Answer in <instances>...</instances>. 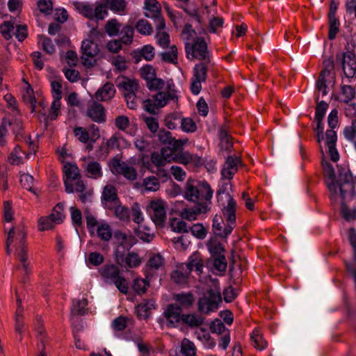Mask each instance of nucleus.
I'll use <instances>...</instances> for the list:
<instances>
[{
  "label": "nucleus",
  "instance_id": "obj_1",
  "mask_svg": "<svg viewBox=\"0 0 356 356\" xmlns=\"http://www.w3.org/2000/svg\"><path fill=\"white\" fill-rule=\"evenodd\" d=\"M7 252L13 253L18 261L17 268L27 274L31 271L30 255L27 250L26 232L23 227H12L6 241Z\"/></svg>",
  "mask_w": 356,
  "mask_h": 356
},
{
  "label": "nucleus",
  "instance_id": "obj_2",
  "mask_svg": "<svg viewBox=\"0 0 356 356\" xmlns=\"http://www.w3.org/2000/svg\"><path fill=\"white\" fill-rule=\"evenodd\" d=\"M322 165L325 172L326 184L331 193V199L334 200L338 195L342 199L346 196V192L352 188V174L349 170L342 169L339 170V179L335 181V173L333 166L324 159Z\"/></svg>",
  "mask_w": 356,
  "mask_h": 356
},
{
  "label": "nucleus",
  "instance_id": "obj_3",
  "mask_svg": "<svg viewBox=\"0 0 356 356\" xmlns=\"http://www.w3.org/2000/svg\"><path fill=\"white\" fill-rule=\"evenodd\" d=\"M188 59L207 60L209 58L207 44L204 38L198 35L191 24H186L181 32Z\"/></svg>",
  "mask_w": 356,
  "mask_h": 356
},
{
  "label": "nucleus",
  "instance_id": "obj_4",
  "mask_svg": "<svg viewBox=\"0 0 356 356\" xmlns=\"http://www.w3.org/2000/svg\"><path fill=\"white\" fill-rule=\"evenodd\" d=\"M206 294L198 301V309L201 312L209 314L218 308L221 302V294L218 281L210 277L205 278Z\"/></svg>",
  "mask_w": 356,
  "mask_h": 356
},
{
  "label": "nucleus",
  "instance_id": "obj_5",
  "mask_svg": "<svg viewBox=\"0 0 356 356\" xmlns=\"http://www.w3.org/2000/svg\"><path fill=\"white\" fill-rule=\"evenodd\" d=\"M104 33L96 29L90 31L88 37L82 41L81 62L87 67L94 65L99 52V43L102 42Z\"/></svg>",
  "mask_w": 356,
  "mask_h": 356
},
{
  "label": "nucleus",
  "instance_id": "obj_6",
  "mask_svg": "<svg viewBox=\"0 0 356 356\" xmlns=\"http://www.w3.org/2000/svg\"><path fill=\"white\" fill-rule=\"evenodd\" d=\"M99 273L106 284H113L122 293L129 291L128 282L120 273V268L115 264H106L99 269Z\"/></svg>",
  "mask_w": 356,
  "mask_h": 356
},
{
  "label": "nucleus",
  "instance_id": "obj_7",
  "mask_svg": "<svg viewBox=\"0 0 356 356\" xmlns=\"http://www.w3.org/2000/svg\"><path fill=\"white\" fill-rule=\"evenodd\" d=\"M232 191V186L229 181L222 182L219 184L217 192V197L222 213L227 216L229 220L234 218L236 202L230 194Z\"/></svg>",
  "mask_w": 356,
  "mask_h": 356
},
{
  "label": "nucleus",
  "instance_id": "obj_8",
  "mask_svg": "<svg viewBox=\"0 0 356 356\" xmlns=\"http://www.w3.org/2000/svg\"><path fill=\"white\" fill-rule=\"evenodd\" d=\"M212 196L213 191L207 183L203 184L199 188L195 180L187 181L184 193V197L187 200L210 204Z\"/></svg>",
  "mask_w": 356,
  "mask_h": 356
},
{
  "label": "nucleus",
  "instance_id": "obj_9",
  "mask_svg": "<svg viewBox=\"0 0 356 356\" xmlns=\"http://www.w3.org/2000/svg\"><path fill=\"white\" fill-rule=\"evenodd\" d=\"M149 90L159 91L154 96V100L156 102V105L160 108L165 106L168 101L178 99V92L175 89V83L171 79L163 81L162 84L152 87Z\"/></svg>",
  "mask_w": 356,
  "mask_h": 356
},
{
  "label": "nucleus",
  "instance_id": "obj_10",
  "mask_svg": "<svg viewBox=\"0 0 356 356\" xmlns=\"http://www.w3.org/2000/svg\"><path fill=\"white\" fill-rule=\"evenodd\" d=\"M334 84V60L327 58L323 62V70L316 83V89L322 97L327 95Z\"/></svg>",
  "mask_w": 356,
  "mask_h": 356
},
{
  "label": "nucleus",
  "instance_id": "obj_11",
  "mask_svg": "<svg viewBox=\"0 0 356 356\" xmlns=\"http://www.w3.org/2000/svg\"><path fill=\"white\" fill-rule=\"evenodd\" d=\"M146 212L156 225H162L166 218V203L161 199L152 200L147 203Z\"/></svg>",
  "mask_w": 356,
  "mask_h": 356
},
{
  "label": "nucleus",
  "instance_id": "obj_12",
  "mask_svg": "<svg viewBox=\"0 0 356 356\" xmlns=\"http://www.w3.org/2000/svg\"><path fill=\"white\" fill-rule=\"evenodd\" d=\"M144 14L154 19L156 27L162 29L165 27L163 17L161 15V6L156 0H144Z\"/></svg>",
  "mask_w": 356,
  "mask_h": 356
},
{
  "label": "nucleus",
  "instance_id": "obj_13",
  "mask_svg": "<svg viewBox=\"0 0 356 356\" xmlns=\"http://www.w3.org/2000/svg\"><path fill=\"white\" fill-rule=\"evenodd\" d=\"M336 62L341 65L343 73L347 78H353L356 75V58L352 52L348 51L337 54Z\"/></svg>",
  "mask_w": 356,
  "mask_h": 356
},
{
  "label": "nucleus",
  "instance_id": "obj_14",
  "mask_svg": "<svg viewBox=\"0 0 356 356\" xmlns=\"http://www.w3.org/2000/svg\"><path fill=\"white\" fill-rule=\"evenodd\" d=\"M131 165H133L129 163V161L125 163L117 158L113 159L110 162V168L113 173L120 174L128 179L134 180L136 179L137 172Z\"/></svg>",
  "mask_w": 356,
  "mask_h": 356
},
{
  "label": "nucleus",
  "instance_id": "obj_15",
  "mask_svg": "<svg viewBox=\"0 0 356 356\" xmlns=\"http://www.w3.org/2000/svg\"><path fill=\"white\" fill-rule=\"evenodd\" d=\"M181 308L177 304L168 305L163 312V316L168 327H176L182 322L183 314Z\"/></svg>",
  "mask_w": 356,
  "mask_h": 356
},
{
  "label": "nucleus",
  "instance_id": "obj_16",
  "mask_svg": "<svg viewBox=\"0 0 356 356\" xmlns=\"http://www.w3.org/2000/svg\"><path fill=\"white\" fill-rule=\"evenodd\" d=\"M74 136L82 143L95 142L99 137V129L95 125H92L88 129L81 127L74 129Z\"/></svg>",
  "mask_w": 356,
  "mask_h": 356
},
{
  "label": "nucleus",
  "instance_id": "obj_17",
  "mask_svg": "<svg viewBox=\"0 0 356 356\" xmlns=\"http://www.w3.org/2000/svg\"><path fill=\"white\" fill-rule=\"evenodd\" d=\"M63 172L65 175L64 184L65 191L67 193H74L72 181L79 177V170L75 164L66 163L63 165Z\"/></svg>",
  "mask_w": 356,
  "mask_h": 356
},
{
  "label": "nucleus",
  "instance_id": "obj_18",
  "mask_svg": "<svg viewBox=\"0 0 356 356\" xmlns=\"http://www.w3.org/2000/svg\"><path fill=\"white\" fill-rule=\"evenodd\" d=\"M236 211L234 212V218L233 220H229L227 215L223 213L224 217L225 218L227 225L222 228V219L221 216H215L213 219V228L216 234L221 236V237H227L231 232H232L235 221H236Z\"/></svg>",
  "mask_w": 356,
  "mask_h": 356
},
{
  "label": "nucleus",
  "instance_id": "obj_19",
  "mask_svg": "<svg viewBox=\"0 0 356 356\" xmlns=\"http://www.w3.org/2000/svg\"><path fill=\"white\" fill-rule=\"evenodd\" d=\"M140 75L147 82L149 89L162 84L161 79L156 78V71L151 65H145L140 70Z\"/></svg>",
  "mask_w": 356,
  "mask_h": 356
},
{
  "label": "nucleus",
  "instance_id": "obj_20",
  "mask_svg": "<svg viewBox=\"0 0 356 356\" xmlns=\"http://www.w3.org/2000/svg\"><path fill=\"white\" fill-rule=\"evenodd\" d=\"M241 163L239 158L229 156L221 170V176L223 179L230 180L238 170V167Z\"/></svg>",
  "mask_w": 356,
  "mask_h": 356
},
{
  "label": "nucleus",
  "instance_id": "obj_21",
  "mask_svg": "<svg viewBox=\"0 0 356 356\" xmlns=\"http://www.w3.org/2000/svg\"><path fill=\"white\" fill-rule=\"evenodd\" d=\"M116 261L122 266L126 268H135L138 267L141 263L142 259L139 255L134 252H129L124 257L116 255Z\"/></svg>",
  "mask_w": 356,
  "mask_h": 356
},
{
  "label": "nucleus",
  "instance_id": "obj_22",
  "mask_svg": "<svg viewBox=\"0 0 356 356\" xmlns=\"http://www.w3.org/2000/svg\"><path fill=\"white\" fill-rule=\"evenodd\" d=\"M209 204L207 202H198L194 209H184L181 215L182 218L188 220H195L197 216L201 213H205L209 209Z\"/></svg>",
  "mask_w": 356,
  "mask_h": 356
},
{
  "label": "nucleus",
  "instance_id": "obj_23",
  "mask_svg": "<svg viewBox=\"0 0 356 356\" xmlns=\"http://www.w3.org/2000/svg\"><path fill=\"white\" fill-rule=\"evenodd\" d=\"M88 117L92 121L101 123L106 120L105 110L104 107L99 103L93 102L87 109Z\"/></svg>",
  "mask_w": 356,
  "mask_h": 356
},
{
  "label": "nucleus",
  "instance_id": "obj_24",
  "mask_svg": "<svg viewBox=\"0 0 356 356\" xmlns=\"http://www.w3.org/2000/svg\"><path fill=\"white\" fill-rule=\"evenodd\" d=\"M180 8H181L187 15L193 18L199 24H203L206 14L209 15L211 13V10L208 7H205L201 13L196 6L193 5L180 6Z\"/></svg>",
  "mask_w": 356,
  "mask_h": 356
},
{
  "label": "nucleus",
  "instance_id": "obj_25",
  "mask_svg": "<svg viewBox=\"0 0 356 356\" xmlns=\"http://www.w3.org/2000/svg\"><path fill=\"white\" fill-rule=\"evenodd\" d=\"M337 134L334 130L328 129L326 131L325 144L332 161L336 162L339 159V154L335 148Z\"/></svg>",
  "mask_w": 356,
  "mask_h": 356
},
{
  "label": "nucleus",
  "instance_id": "obj_26",
  "mask_svg": "<svg viewBox=\"0 0 356 356\" xmlns=\"http://www.w3.org/2000/svg\"><path fill=\"white\" fill-rule=\"evenodd\" d=\"M119 201L116 189L111 185H106L102 192V203L106 209L111 207Z\"/></svg>",
  "mask_w": 356,
  "mask_h": 356
},
{
  "label": "nucleus",
  "instance_id": "obj_27",
  "mask_svg": "<svg viewBox=\"0 0 356 356\" xmlns=\"http://www.w3.org/2000/svg\"><path fill=\"white\" fill-rule=\"evenodd\" d=\"M133 57L136 62L140 61L143 58L145 60H152L155 56V49L150 44H145L141 48H138L133 51Z\"/></svg>",
  "mask_w": 356,
  "mask_h": 356
},
{
  "label": "nucleus",
  "instance_id": "obj_28",
  "mask_svg": "<svg viewBox=\"0 0 356 356\" xmlns=\"http://www.w3.org/2000/svg\"><path fill=\"white\" fill-rule=\"evenodd\" d=\"M108 6L103 4H99L95 7L94 10L88 5L83 6V12L84 15L88 17H94L97 19H103L108 14Z\"/></svg>",
  "mask_w": 356,
  "mask_h": 356
},
{
  "label": "nucleus",
  "instance_id": "obj_29",
  "mask_svg": "<svg viewBox=\"0 0 356 356\" xmlns=\"http://www.w3.org/2000/svg\"><path fill=\"white\" fill-rule=\"evenodd\" d=\"M184 264L191 272L194 270L197 275H200L202 273L204 261L200 254L197 252L191 254L188 259V262Z\"/></svg>",
  "mask_w": 356,
  "mask_h": 356
},
{
  "label": "nucleus",
  "instance_id": "obj_30",
  "mask_svg": "<svg viewBox=\"0 0 356 356\" xmlns=\"http://www.w3.org/2000/svg\"><path fill=\"white\" fill-rule=\"evenodd\" d=\"M191 271L187 268L184 264H180L177 269L172 273V280L179 284H184L187 282Z\"/></svg>",
  "mask_w": 356,
  "mask_h": 356
},
{
  "label": "nucleus",
  "instance_id": "obj_31",
  "mask_svg": "<svg viewBox=\"0 0 356 356\" xmlns=\"http://www.w3.org/2000/svg\"><path fill=\"white\" fill-rule=\"evenodd\" d=\"M31 156V152L24 154L21 147L16 145L8 156V161L11 165H19L23 163L25 159H29Z\"/></svg>",
  "mask_w": 356,
  "mask_h": 356
},
{
  "label": "nucleus",
  "instance_id": "obj_32",
  "mask_svg": "<svg viewBox=\"0 0 356 356\" xmlns=\"http://www.w3.org/2000/svg\"><path fill=\"white\" fill-rule=\"evenodd\" d=\"M115 93V88L112 83H106L104 86L99 88L96 94L95 97L99 101H107L111 99Z\"/></svg>",
  "mask_w": 356,
  "mask_h": 356
},
{
  "label": "nucleus",
  "instance_id": "obj_33",
  "mask_svg": "<svg viewBox=\"0 0 356 356\" xmlns=\"http://www.w3.org/2000/svg\"><path fill=\"white\" fill-rule=\"evenodd\" d=\"M156 303L154 300H146L138 305L136 307V313L140 318H146L149 316V312L155 309Z\"/></svg>",
  "mask_w": 356,
  "mask_h": 356
},
{
  "label": "nucleus",
  "instance_id": "obj_34",
  "mask_svg": "<svg viewBox=\"0 0 356 356\" xmlns=\"http://www.w3.org/2000/svg\"><path fill=\"white\" fill-rule=\"evenodd\" d=\"M136 234L143 241L149 242L154 237V231L146 224L143 223L135 228Z\"/></svg>",
  "mask_w": 356,
  "mask_h": 356
},
{
  "label": "nucleus",
  "instance_id": "obj_35",
  "mask_svg": "<svg viewBox=\"0 0 356 356\" xmlns=\"http://www.w3.org/2000/svg\"><path fill=\"white\" fill-rule=\"evenodd\" d=\"M105 3L114 13L120 15L126 14L127 3L124 0H105Z\"/></svg>",
  "mask_w": 356,
  "mask_h": 356
},
{
  "label": "nucleus",
  "instance_id": "obj_36",
  "mask_svg": "<svg viewBox=\"0 0 356 356\" xmlns=\"http://www.w3.org/2000/svg\"><path fill=\"white\" fill-rule=\"evenodd\" d=\"M173 300H175L183 307H190L194 302V297L191 293H180L173 296Z\"/></svg>",
  "mask_w": 356,
  "mask_h": 356
},
{
  "label": "nucleus",
  "instance_id": "obj_37",
  "mask_svg": "<svg viewBox=\"0 0 356 356\" xmlns=\"http://www.w3.org/2000/svg\"><path fill=\"white\" fill-rule=\"evenodd\" d=\"M107 209L113 211L114 215L121 220H128L129 219L130 213L128 208L122 206L120 203V201Z\"/></svg>",
  "mask_w": 356,
  "mask_h": 356
},
{
  "label": "nucleus",
  "instance_id": "obj_38",
  "mask_svg": "<svg viewBox=\"0 0 356 356\" xmlns=\"http://www.w3.org/2000/svg\"><path fill=\"white\" fill-rule=\"evenodd\" d=\"M142 187L147 192H155L160 188V182L154 176H149L143 179Z\"/></svg>",
  "mask_w": 356,
  "mask_h": 356
},
{
  "label": "nucleus",
  "instance_id": "obj_39",
  "mask_svg": "<svg viewBox=\"0 0 356 356\" xmlns=\"http://www.w3.org/2000/svg\"><path fill=\"white\" fill-rule=\"evenodd\" d=\"M211 10L210 14H206V17L209 18V29L212 33H215L217 29L222 26L223 19L221 17H214L215 10Z\"/></svg>",
  "mask_w": 356,
  "mask_h": 356
},
{
  "label": "nucleus",
  "instance_id": "obj_40",
  "mask_svg": "<svg viewBox=\"0 0 356 356\" xmlns=\"http://www.w3.org/2000/svg\"><path fill=\"white\" fill-rule=\"evenodd\" d=\"M95 232L98 237L104 241H108L112 236V231L111 227L106 222L98 224Z\"/></svg>",
  "mask_w": 356,
  "mask_h": 356
},
{
  "label": "nucleus",
  "instance_id": "obj_41",
  "mask_svg": "<svg viewBox=\"0 0 356 356\" xmlns=\"http://www.w3.org/2000/svg\"><path fill=\"white\" fill-rule=\"evenodd\" d=\"M251 340L253 346L257 350H264L266 346L267 342L264 340L263 336L260 333V331L257 329L254 330L251 334Z\"/></svg>",
  "mask_w": 356,
  "mask_h": 356
},
{
  "label": "nucleus",
  "instance_id": "obj_42",
  "mask_svg": "<svg viewBox=\"0 0 356 356\" xmlns=\"http://www.w3.org/2000/svg\"><path fill=\"white\" fill-rule=\"evenodd\" d=\"M23 99L26 103L30 104L31 112H34L36 107V101L33 95V90L27 82L26 83L25 91L23 93Z\"/></svg>",
  "mask_w": 356,
  "mask_h": 356
},
{
  "label": "nucleus",
  "instance_id": "obj_43",
  "mask_svg": "<svg viewBox=\"0 0 356 356\" xmlns=\"http://www.w3.org/2000/svg\"><path fill=\"white\" fill-rule=\"evenodd\" d=\"M49 216L53 218V221L56 222V224L58 225L62 223L65 218V215L64 214V204H57Z\"/></svg>",
  "mask_w": 356,
  "mask_h": 356
},
{
  "label": "nucleus",
  "instance_id": "obj_44",
  "mask_svg": "<svg viewBox=\"0 0 356 356\" xmlns=\"http://www.w3.org/2000/svg\"><path fill=\"white\" fill-rule=\"evenodd\" d=\"M164 259L160 254L152 255L148 261V273H152L151 270H159L163 268Z\"/></svg>",
  "mask_w": 356,
  "mask_h": 356
},
{
  "label": "nucleus",
  "instance_id": "obj_45",
  "mask_svg": "<svg viewBox=\"0 0 356 356\" xmlns=\"http://www.w3.org/2000/svg\"><path fill=\"white\" fill-rule=\"evenodd\" d=\"M204 319L195 314H183L182 322L191 327H197L202 324Z\"/></svg>",
  "mask_w": 356,
  "mask_h": 356
},
{
  "label": "nucleus",
  "instance_id": "obj_46",
  "mask_svg": "<svg viewBox=\"0 0 356 356\" xmlns=\"http://www.w3.org/2000/svg\"><path fill=\"white\" fill-rule=\"evenodd\" d=\"M213 271L216 274H221L227 268V261L224 255L213 257Z\"/></svg>",
  "mask_w": 356,
  "mask_h": 356
},
{
  "label": "nucleus",
  "instance_id": "obj_47",
  "mask_svg": "<svg viewBox=\"0 0 356 356\" xmlns=\"http://www.w3.org/2000/svg\"><path fill=\"white\" fill-rule=\"evenodd\" d=\"M197 338L202 341L207 348H212L215 346V342L211 339L209 333L204 329H200L195 332Z\"/></svg>",
  "mask_w": 356,
  "mask_h": 356
},
{
  "label": "nucleus",
  "instance_id": "obj_48",
  "mask_svg": "<svg viewBox=\"0 0 356 356\" xmlns=\"http://www.w3.org/2000/svg\"><path fill=\"white\" fill-rule=\"evenodd\" d=\"M104 261V256L97 252H90L86 259V264L88 266H98Z\"/></svg>",
  "mask_w": 356,
  "mask_h": 356
},
{
  "label": "nucleus",
  "instance_id": "obj_49",
  "mask_svg": "<svg viewBox=\"0 0 356 356\" xmlns=\"http://www.w3.org/2000/svg\"><path fill=\"white\" fill-rule=\"evenodd\" d=\"M131 218L132 220L137 224V226L144 223L145 217L138 203L134 204L131 207Z\"/></svg>",
  "mask_w": 356,
  "mask_h": 356
},
{
  "label": "nucleus",
  "instance_id": "obj_50",
  "mask_svg": "<svg viewBox=\"0 0 356 356\" xmlns=\"http://www.w3.org/2000/svg\"><path fill=\"white\" fill-rule=\"evenodd\" d=\"M38 44L47 54H51L55 51V46L52 41L44 35L38 36Z\"/></svg>",
  "mask_w": 356,
  "mask_h": 356
},
{
  "label": "nucleus",
  "instance_id": "obj_51",
  "mask_svg": "<svg viewBox=\"0 0 356 356\" xmlns=\"http://www.w3.org/2000/svg\"><path fill=\"white\" fill-rule=\"evenodd\" d=\"M207 248L212 257L224 255V248L222 245L216 240H210L207 243Z\"/></svg>",
  "mask_w": 356,
  "mask_h": 356
},
{
  "label": "nucleus",
  "instance_id": "obj_52",
  "mask_svg": "<svg viewBox=\"0 0 356 356\" xmlns=\"http://www.w3.org/2000/svg\"><path fill=\"white\" fill-rule=\"evenodd\" d=\"M164 29H159L156 27L157 33L155 36L157 44L163 49L167 48L170 44V36L163 31Z\"/></svg>",
  "mask_w": 356,
  "mask_h": 356
},
{
  "label": "nucleus",
  "instance_id": "obj_53",
  "mask_svg": "<svg viewBox=\"0 0 356 356\" xmlns=\"http://www.w3.org/2000/svg\"><path fill=\"white\" fill-rule=\"evenodd\" d=\"M199 160V157L191 154L188 152H181L177 155V161L185 165L192 162L197 163Z\"/></svg>",
  "mask_w": 356,
  "mask_h": 356
},
{
  "label": "nucleus",
  "instance_id": "obj_54",
  "mask_svg": "<svg viewBox=\"0 0 356 356\" xmlns=\"http://www.w3.org/2000/svg\"><path fill=\"white\" fill-rule=\"evenodd\" d=\"M88 301L86 298H82L80 300H73L72 306V314H84L86 313V307Z\"/></svg>",
  "mask_w": 356,
  "mask_h": 356
},
{
  "label": "nucleus",
  "instance_id": "obj_55",
  "mask_svg": "<svg viewBox=\"0 0 356 356\" xmlns=\"http://www.w3.org/2000/svg\"><path fill=\"white\" fill-rule=\"evenodd\" d=\"M181 353L185 356H194L195 355V346L194 343L188 340L184 339L181 344Z\"/></svg>",
  "mask_w": 356,
  "mask_h": 356
},
{
  "label": "nucleus",
  "instance_id": "obj_56",
  "mask_svg": "<svg viewBox=\"0 0 356 356\" xmlns=\"http://www.w3.org/2000/svg\"><path fill=\"white\" fill-rule=\"evenodd\" d=\"M355 95V89L350 86H343L340 95L341 101L345 103L350 102Z\"/></svg>",
  "mask_w": 356,
  "mask_h": 356
},
{
  "label": "nucleus",
  "instance_id": "obj_57",
  "mask_svg": "<svg viewBox=\"0 0 356 356\" xmlns=\"http://www.w3.org/2000/svg\"><path fill=\"white\" fill-rule=\"evenodd\" d=\"M56 225V222L53 221V218L50 216L41 217L38 220V229L40 231L51 229Z\"/></svg>",
  "mask_w": 356,
  "mask_h": 356
},
{
  "label": "nucleus",
  "instance_id": "obj_58",
  "mask_svg": "<svg viewBox=\"0 0 356 356\" xmlns=\"http://www.w3.org/2000/svg\"><path fill=\"white\" fill-rule=\"evenodd\" d=\"M111 63L115 69L118 72L124 71L127 67V58L120 55L114 56L111 60Z\"/></svg>",
  "mask_w": 356,
  "mask_h": 356
},
{
  "label": "nucleus",
  "instance_id": "obj_59",
  "mask_svg": "<svg viewBox=\"0 0 356 356\" xmlns=\"http://www.w3.org/2000/svg\"><path fill=\"white\" fill-rule=\"evenodd\" d=\"M87 171L90 177L94 179H98L102 175V168L99 163L96 161L90 162L88 164Z\"/></svg>",
  "mask_w": 356,
  "mask_h": 356
},
{
  "label": "nucleus",
  "instance_id": "obj_60",
  "mask_svg": "<svg viewBox=\"0 0 356 356\" xmlns=\"http://www.w3.org/2000/svg\"><path fill=\"white\" fill-rule=\"evenodd\" d=\"M172 242L175 248L179 251L186 250L191 243V241L185 236H181L177 238H174Z\"/></svg>",
  "mask_w": 356,
  "mask_h": 356
},
{
  "label": "nucleus",
  "instance_id": "obj_61",
  "mask_svg": "<svg viewBox=\"0 0 356 356\" xmlns=\"http://www.w3.org/2000/svg\"><path fill=\"white\" fill-rule=\"evenodd\" d=\"M121 25L117 20L111 19L107 22L105 30L110 36H113L118 34Z\"/></svg>",
  "mask_w": 356,
  "mask_h": 356
},
{
  "label": "nucleus",
  "instance_id": "obj_62",
  "mask_svg": "<svg viewBox=\"0 0 356 356\" xmlns=\"http://www.w3.org/2000/svg\"><path fill=\"white\" fill-rule=\"evenodd\" d=\"M39 11L44 15H49L53 10V3L51 0H39L38 2Z\"/></svg>",
  "mask_w": 356,
  "mask_h": 356
},
{
  "label": "nucleus",
  "instance_id": "obj_63",
  "mask_svg": "<svg viewBox=\"0 0 356 356\" xmlns=\"http://www.w3.org/2000/svg\"><path fill=\"white\" fill-rule=\"evenodd\" d=\"M136 29L143 35H150L152 32L151 24L145 19L139 20L136 24Z\"/></svg>",
  "mask_w": 356,
  "mask_h": 356
},
{
  "label": "nucleus",
  "instance_id": "obj_64",
  "mask_svg": "<svg viewBox=\"0 0 356 356\" xmlns=\"http://www.w3.org/2000/svg\"><path fill=\"white\" fill-rule=\"evenodd\" d=\"M149 285V281L146 280L137 278L134 280L133 289L138 294L144 293Z\"/></svg>",
  "mask_w": 356,
  "mask_h": 356
}]
</instances>
